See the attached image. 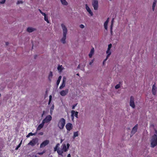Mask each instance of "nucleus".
<instances>
[{
    "label": "nucleus",
    "instance_id": "nucleus-5",
    "mask_svg": "<svg viewBox=\"0 0 157 157\" xmlns=\"http://www.w3.org/2000/svg\"><path fill=\"white\" fill-rule=\"evenodd\" d=\"M92 5L94 10H98V2L97 0H93Z\"/></svg>",
    "mask_w": 157,
    "mask_h": 157
},
{
    "label": "nucleus",
    "instance_id": "nucleus-49",
    "mask_svg": "<svg viewBox=\"0 0 157 157\" xmlns=\"http://www.w3.org/2000/svg\"><path fill=\"white\" fill-rule=\"evenodd\" d=\"M39 11L40 12V13H42L43 12L40 9H39Z\"/></svg>",
    "mask_w": 157,
    "mask_h": 157
},
{
    "label": "nucleus",
    "instance_id": "nucleus-32",
    "mask_svg": "<svg viewBox=\"0 0 157 157\" xmlns=\"http://www.w3.org/2000/svg\"><path fill=\"white\" fill-rule=\"evenodd\" d=\"M108 23L107 22H105L104 23V26L105 29L106 30H107V25H108Z\"/></svg>",
    "mask_w": 157,
    "mask_h": 157
},
{
    "label": "nucleus",
    "instance_id": "nucleus-23",
    "mask_svg": "<svg viewBox=\"0 0 157 157\" xmlns=\"http://www.w3.org/2000/svg\"><path fill=\"white\" fill-rule=\"evenodd\" d=\"M36 132L34 133H33L32 132H30L26 136L27 138H29L30 136H35L36 135Z\"/></svg>",
    "mask_w": 157,
    "mask_h": 157
},
{
    "label": "nucleus",
    "instance_id": "nucleus-24",
    "mask_svg": "<svg viewBox=\"0 0 157 157\" xmlns=\"http://www.w3.org/2000/svg\"><path fill=\"white\" fill-rule=\"evenodd\" d=\"M57 151L58 155H62V154L63 151H62V150H60L59 149H58V150H57Z\"/></svg>",
    "mask_w": 157,
    "mask_h": 157
},
{
    "label": "nucleus",
    "instance_id": "nucleus-56",
    "mask_svg": "<svg viewBox=\"0 0 157 157\" xmlns=\"http://www.w3.org/2000/svg\"><path fill=\"white\" fill-rule=\"evenodd\" d=\"M35 157H37L36 156H35Z\"/></svg>",
    "mask_w": 157,
    "mask_h": 157
},
{
    "label": "nucleus",
    "instance_id": "nucleus-9",
    "mask_svg": "<svg viewBox=\"0 0 157 157\" xmlns=\"http://www.w3.org/2000/svg\"><path fill=\"white\" fill-rule=\"evenodd\" d=\"M49 143V141L48 140H46L44 141L41 144L40 147L43 148L48 144Z\"/></svg>",
    "mask_w": 157,
    "mask_h": 157
},
{
    "label": "nucleus",
    "instance_id": "nucleus-3",
    "mask_svg": "<svg viewBox=\"0 0 157 157\" xmlns=\"http://www.w3.org/2000/svg\"><path fill=\"white\" fill-rule=\"evenodd\" d=\"M65 124V119L63 118H61L59 121L58 125L59 128L62 129L63 128Z\"/></svg>",
    "mask_w": 157,
    "mask_h": 157
},
{
    "label": "nucleus",
    "instance_id": "nucleus-28",
    "mask_svg": "<svg viewBox=\"0 0 157 157\" xmlns=\"http://www.w3.org/2000/svg\"><path fill=\"white\" fill-rule=\"evenodd\" d=\"M78 132H75L74 133V135L73 137V138L74 139L75 137L78 136Z\"/></svg>",
    "mask_w": 157,
    "mask_h": 157
},
{
    "label": "nucleus",
    "instance_id": "nucleus-20",
    "mask_svg": "<svg viewBox=\"0 0 157 157\" xmlns=\"http://www.w3.org/2000/svg\"><path fill=\"white\" fill-rule=\"evenodd\" d=\"M157 0H154L152 7V10L153 11L154 10L155 8V6L156 3H157Z\"/></svg>",
    "mask_w": 157,
    "mask_h": 157
},
{
    "label": "nucleus",
    "instance_id": "nucleus-27",
    "mask_svg": "<svg viewBox=\"0 0 157 157\" xmlns=\"http://www.w3.org/2000/svg\"><path fill=\"white\" fill-rule=\"evenodd\" d=\"M62 4L63 5L67 6L68 5V3L66 0H63L61 1Z\"/></svg>",
    "mask_w": 157,
    "mask_h": 157
},
{
    "label": "nucleus",
    "instance_id": "nucleus-7",
    "mask_svg": "<svg viewBox=\"0 0 157 157\" xmlns=\"http://www.w3.org/2000/svg\"><path fill=\"white\" fill-rule=\"evenodd\" d=\"M52 119V117L51 115H48L43 120L42 122H44V123H48Z\"/></svg>",
    "mask_w": 157,
    "mask_h": 157
},
{
    "label": "nucleus",
    "instance_id": "nucleus-12",
    "mask_svg": "<svg viewBox=\"0 0 157 157\" xmlns=\"http://www.w3.org/2000/svg\"><path fill=\"white\" fill-rule=\"evenodd\" d=\"M156 88H157L155 86V84H154L152 86V94L154 95H155L156 94Z\"/></svg>",
    "mask_w": 157,
    "mask_h": 157
},
{
    "label": "nucleus",
    "instance_id": "nucleus-51",
    "mask_svg": "<svg viewBox=\"0 0 157 157\" xmlns=\"http://www.w3.org/2000/svg\"><path fill=\"white\" fill-rule=\"evenodd\" d=\"M6 45H7L9 44V43L8 42H6Z\"/></svg>",
    "mask_w": 157,
    "mask_h": 157
},
{
    "label": "nucleus",
    "instance_id": "nucleus-10",
    "mask_svg": "<svg viewBox=\"0 0 157 157\" xmlns=\"http://www.w3.org/2000/svg\"><path fill=\"white\" fill-rule=\"evenodd\" d=\"M69 91L68 89H66L65 90H62L60 92V94L62 96H65L66 95Z\"/></svg>",
    "mask_w": 157,
    "mask_h": 157
},
{
    "label": "nucleus",
    "instance_id": "nucleus-45",
    "mask_svg": "<svg viewBox=\"0 0 157 157\" xmlns=\"http://www.w3.org/2000/svg\"><path fill=\"white\" fill-rule=\"evenodd\" d=\"M93 60H92L89 63V64L90 65H92V63H93Z\"/></svg>",
    "mask_w": 157,
    "mask_h": 157
},
{
    "label": "nucleus",
    "instance_id": "nucleus-11",
    "mask_svg": "<svg viewBox=\"0 0 157 157\" xmlns=\"http://www.w3.org/2000/svg\"><path fill=\"white\" fill-rule=\"evenodd\" d=\"M66 127L67 130L70 131L72 129V125L71 123H68L66 124Z\"/></svg>",
    "mask_w": 157,
    "mask_h": 157
},
{
    "label": "nucleus",
    "instance_id": "nucleus-17",
    "mask_svg": "<svg viewBox=\"0 0 157 157\" xmlns=\"http://www.w3.org/2000/svg\"><path fill=\"white\" fill-rule=\"evenodd\" d=\"M36 30V29L31 27H28L27 29V31L29 33H31Z\"/></svg>",
    "mask_w": 157,
    "mask_h": 157
},
{
    "label": "nucleus",
    "instance_id": "nucleus-50",
    "mask_svg": "<svg viewBox=\"0 0 157 157\" xmlns=\"http://www.w3.org/2000/svg\"><path fill=\"white\" fill-rule=\"evenodd\" d=\"M44 113H45V112L44 111H43V113L42 114V116H43L44 115Z\"/></svg>",
    "mask_w": 157,
    "mask_h": 157
},
{
    "label": "nucleus",
    "instance_id": "nucleus-19",
    "mask_svg": "<svg viewBox=\"0 0 157 157\" xmlns=\"http://www.w3.org/2000/svg\"><path fill=\"white\" fill-rule=\"evenodd\" d=\"M65 85V81L64 80H63V82L62 84L61 85V86H59V88L60 89H62L63 88Z\"/></svg>",
    "mask_w": 157,
    "mask_h": 157
},
{
    "label": "nucleus",
    "instance_id": "nucleus-8",
    "mask_svg": "<svg viewBox=\"0 0 157 157\" xmlns=\"http://www.w3.org/2000/svg\"><path fill=\"white\" fill-rule=\"evenodd\" d=\"M78 112L77 111H75L74 110H72L71 111V117L72 120H73L74 118V117L75 116L77 118H78Z\"/></svg>",
    "mask_w": 157,
    "mask_h": 157
},
{
    "label": "nucleus",
    "instance_id": "nucleus-52",
    "mask_svg": "<svg viewBox=\"0 0 157 157\" xmlns=\"http://www.w3.org/2000/svg\"><path fill=\"white\" fill-rule=\"evenodd\" d=\"M80 65H79L78 66V68H80Z\"/></svg>",
    "mask_w": 157,
    "mask_h": 157
},
{
    "label": "nucleus",
    "instance_id": "nucleus-34",
    "mask_svg": "<svg viewBox=\"0 0 157 157\" xmlns=\"http://www.w3.org/2000/svg\"><path fill=\"white\" fill-rule=\"evenodd\" d=\"M52 96L51 95H50L49 96V100L48 103V104L50 105L52 101Z\"/></svg>",
    "mask_w": 157,
    "mask_h": 157
},
{
    "label": "nucleus",
    "instance_id": "nucleus-14",
    "mask_svg": "<svg viewBox=\"0 0 157 157\" xmlns=\"http://www.w3.org/2000/svg\"><path fill=\"white\" fill-rule=\"evenodd\" d=\"M138 124H137L133 128L132 131L131 133L133 134H135L137 131L138 128Z\"/></svg>",
    "mask_w": 157,
    "mask_h": 157
},
{
    "label": "nucleus",
    "instance_id": "nucleus-38",
    "mask_svg": "<svg viewBox=\"0 0 157 157\" xmlns=\"http://www.w3.org/2000/svg\"><path fill=\"white\" fill-rule=\"evenodd\" d=\"M120 87V85L119 84H118L117 85L115 86V88L116 89H118Z\"/></svg>",
    "mask_w": 157,
    "mask_h": 157
},
{
    "label": "nucleus",
    "instance_id": "nucleus-48",
    "mask_svg": "<svg viewBox=\"0 0 157 157\" xmlns=\"http://www.w3.org/2000/svg\"><path fill=\"white\" fill-rule=\"evenodd\" d=\"M67 157H71V155L70 154L68 155Z\"/></svg>",
    "mask_w": 157,
    "mask_h": 157
},
{
    "label": "nucleus",
    "instance_id": "nucleus-25",
    "mask_svg": "<svg viewBox=\"0 0 157 157\" xmlns=\"http://www.w3.org/2000/svg\"><path fill=\"white\" fill-rule=\"evenodd\" d=\"M113 21H114V18H113L112 19V20L111 21V25L110 26V31H111V34L113 32L112 28L113 27Z\"/></svg>",
    "mask_w": 157,
    "mask_h": 157
},
{
    "label": "nucleus",
    "instance_id": "nucleus-37",
    "mask_svg": "<svg viewBox=\"0 0 157 157\" xmlns=\"http://www.w3.org/2000/svg\"><path fill=\"white\" fill-rule=\"evenodd\" d=\"M45 151H43L42 152H39L37 153V154L41 155H42L45 152Z\"/></svg>",
    "mask_w": 157,
    "mask_h": 157
},
{
    "label": "nucleus",
    "instance_id": "nucleus-46",
    "mask_svg": "<svg viewBox=\"0 0 157 157\" xmlns=\"http://www.w3.org/2000/svg\"><path fill=\"white\" fill-rule=\"evenodd\" d=\"M109 18H108L106 20V21H105V22H107L108 23L109 21Z\"/></svg>",
    "mask_w": 157,
    "mask_h": 157
},
{
    "label": "nucleus",
    "instance_id": "nucleus-47",
    "mask_svg": "<svg viewBox=\"0 0 157 157\" xmlns=\"http://www.w3.org/2000/svg\"><path fill=\"white\" fill-rule=\"evenodd\" d=\"M39 134L40 135H42L43 134V132H41L39 133Z\"/></svg>",
    "mask_w": 157,
    "mask_h": 157
},
{
    "label": "nucleus",
    "instance_id": "nucleus-35",
    "mask_svg": "<svg viewBox=\"0 0 157 157\" xmlns=\"http://www.w3.org/2000/svg\"><path fill=\"white\" fill-rule=\"evenodd\" d=\"M22 143V141H21V142L18 145V146L16 147V148H15L16 150H17L19 147H20L21 146V144Z\"/></svg>",
    "mask_w": 157,
    "mask_h": 157
},
{
    "label": "nucleus",
    "instance_id": "nucleus-36",
    "mask_svg": "<svg viewBox=\"0 0 157 157\" xmlns=\"http://www.w3.org/2000/svg\"><path fill=\"white\" fill-rule=\"evenodd\" d=\"M112 46V44H109L108 45V48L107 49H108V51L109 50H110V48H111Z\"/></svg>",
    "mask_w": 157,
    "mask_h": 157
},
{
    "label": "nucleus",
    "instance_id": "nucleus-33",
    "mask_svg": "<svg viewBox=\"0 0 157 157\" xmlns=\"http://www.w3.org/2000/svg\"><path fill=\"white\" fill-rule=\"evenodd\" d=\"M44 20L48 23H49V21L48 19V17L47 15L45 17H44Z\"/></svg>",
    "mask_w": 157,
    "mask_h": 157
},
{
    "label": "nucleus",
    "instance_id": "nucleus-30",
    "mask_svg": "<svg viewBox=\"0 0 157 157\" xmlns=\"http://www.w3.org/2000/svg\"><path fill=\"white\" fill-rule=\"evenodd\" d=\"M54 105H52V107H51V109H50V113H51V114H52V113L53 112V111L54 109Z\"/></svg>",
    "mask_w": 157,
    "mask_h": 157
},
{
    "label": "nucleus",
    "instance_id": "nucleus-39",
    "mask_svg": "<svg viewBox=\"0 0 157 157\" xmlns=\"http://www.w3.org/2000/svg\"><path fill=\"white\" fill-rule=\"evenodd\" d=\"M23 3V2L21 1H17V4H22Z\"/></svg>",
    "mask_w": 157,
    "mask_h": 157
},
{
    "label": "nucleus",
    "instance_id": "nucleus-43",
    "mask_svg": "<svg viewBox=\"0 0 157 157\" xmlns=\"http://www.w3.org/2000/svg\"><path fill=\"white\" fill-rule=\"evenodd\" d=\"M76 104L73 105L72 107V109H74L75 108V107L76 106Z\"/></svg>",
    "mask_w": 157,
    "mask_h": 157
},
{
    "label": "nucleus",
    "instance_id": "nucleus-26",
    "mask_svg": "<svg viewBox=\"0 0 157 157\" xmlns=\"http://www.w3.org/2000/svg\"><path fill=\"white\" fill-rule=\"evenodd\" d=\"M61 78V76H59L58 78V79L57 81V82H56V85L57 86H58V85H59V83Z\"/></svg>",
    "mask_w": 157,
    "mask_h": 157
},
{
    "label": "nucleus",
    "instance_id": "nucleus-2",
    "mask_svg": "<svg viewBox=\"0 0 157 157\" xmlns=\"http://www.w3.org/2000/svg\"><path fill=\"white\" fill-rule=\"evenodd\" d=\"M157 135L155 134L152 137L151 141V147H154L157 145V131H155Z\"/></svg>",
    "mask_w": 157,
    "mask_h": 157
},
{
    "label": "nucleus",
    "instance_id": "nucleus-55",
    "mask_svg": "<svg viewBox=\"0 0 157 157\" xmlns=\"http://www.w3.org/2000/svg\"><path fill=\"white\" fill-rule=\"evenodd\" d=\"M60 1H61H61H62L63 0H60Z\"/></svg>",
    "mask_w": 157,
    "mask_h": 157
},
{
    "label": "nucleus",
    "instance_id": "nucleus-40",
    "mask_svg": "<svg viewBox=\"0 0 157 157\" xmlns=\"http://www.w3.org/2000/svg\"><path fill=\"white\" fill-rule=\"evenodd\" d=\"M79 27L81 28H83L84 27V25L82 24H81L79 25Z\"/></svg>",
    "mask_w": 157,
    "mask_h": 157
},
{
    "label": "nucleus",
    "instance_id": "nucleus-29",
    "mask_svg": "<svg viewBox=\"0 0 157 157\" xmlns=\"http://www.w3.org/2000/svg\"><path fill=\"white\" fill-rule=\"evenodd\" d=\"M57 69H58V70L59 71V72H61L63 69V68H62V65H61V66L59 65Z\"/></svg>",
    "mask_w": 157,
    "mask_h": 157
},
{
    "label": "nucleus",
    "instance_id": "nucleus-16",
    "mask_svg": "<svg viewBox=\"0 0 157 157\" xmlns=\"http://www.w3.org/2000/svg\"><path fill=\"white\" fill-rule=\"evenodd\" d=\"M94 48H93L91 50L90 53L89 54V56L90 58L92 57L94 53Z\"/></svg>",
    "mask_w": 157,
    "mask_h": 157
},
{
    "label": "nucleus",
    "instance_id": "nucleus-22",
    "mask_svg": "<svg viewBox=\"0 0 157 157\" xmlns=\"http://www.w3.org/2000/svg\"><path fill=\"white\" fill-rule=\"evenodd\" d=\"M52 76H53L52 72V71H51L50 72V73L49 74L48 77V79L50 81H51V78H52Z\"/></svg>",
    "mask_w": 157,
    "mask_h": 157
},
{
    "label": "nucleus",
    "instance_id": "nucleus-13",
    "mask_svg": "<svg viewBox=\"0 0 157 157\" xmlns=\"http://www.w3.org/2000/svg\"><path fill=\"white\" fill-rule=\"evenodd\" d=\"M85 6H86V9L87 11V12H89V13L90 15L91 16H93V13L91 11L90 8L89 7V6H88L86 4Z\"/></svg>",
    "mask_w": 157,
    "mask_h": 157
},
{
    "label": "nucleus",
    "instance_id": "nucleus-4",
    "mask_svg": "<svg viewBox=\"0 0 157 157\" xmlns=\"http://www.w3.org/2000/svg\"><path fill=\"white\" fill-rule=\"evenodd\" d=\"M38 142V139L37 138H33L28 144V145H31L33 147Z\"/></svg>",
    "mask_w": 157,
    "mask_h": 157
},
{
    "label": "nucleus",
    "instance_id": "nucleus-21",
    "mask_svg": "<svg viewBox=\"0 0 157 157\" xmlns=\"http://www.w3.org/2000/svg\"><path fill=\"white\" fill-rule=\"evenodd\" d=\"M67 149L66 146L65 144L63 145L62 150L63 151H67Z\"/></svg>",
    "mask_w": 157,
    "mask_h": 157
},
{
    "label": "nucleus",
    "instance_id": "nucleus-31",
    "mask_svg": "<svg viewBox=\"0 0 157 157\" xmlns=\"http://www.w3.org/2000/svg\"><path fill=\"white\" fill-rule=\"evenodd\" d=\"M59 145V144H56V146L54 148V151H57V150H58V146Z\"/></svg>",
    "mask_w": 157,
    "mask_h": 157
},
{
    "label": "nucleus",
    "instance_id": "nucleus-6",
    "mask_svg": "<svg viewBox=\"0 0 157 157\" xmlns=\"http://www.w3.org/2000/svg\"><path fill=\"white\" fill-rule=\"evenodd\" d=\"M129 104L132 108H135V104L134 102V98L132 96H131L130 97Z\"/></svg>",
    "mask_w": 157,
    "mask_h": 157
},
{
    "label": "nucleus",
    "instance_id": "nucleus-1",
    "mask_svg": "<svg viewBox=\"0 0 157 157\" xmlns=\"http://www.w3.org/2000/svg\"><path fill=\"white\" fill-rule=\"evenodd\" d=\"M61 26L63 31V36L61 40V41L63 43L65 44L66 42L67 29L65 26L63 24H62Z\"/></svg>",
    "mask_w": 157,
    "mask_h": 157
},
{
    "label": "nucleus",
    "instance_id": "nucleus-41",
    "mask_svg": "<svg viewBox=\"0 0 157 157\" xmlns=\"http://www.w3.org/2000/svg\"><path fill=\"white\" fill-rule=\"evenodd\" d=\"M6 0H2V1L0 2V3L3 4L5 2Z\"/></svg>",
    "mask_w": 157,
    "mask_h": 157
},
{
    "label": "nucleus",
    "instance_id": "nucleus-15",
    "mask_svg": "<svg viewBox=\"0 0 157 157\" xmlns=\"http://www.w3.org/2000/svg\"><path fill=\"white\" fill-rule=\"evenodd\" d=\"M44 122L42 121V123L40 124L38 126L36 129L37 131L39 130L42 128L44 127Z\"/></svg>",
    "mask_w": 157,
    "mask_h": 157
},
{
    "label": "nucleus",
    "instance_id": "nucleus-42",
    "mask_svg": "<svg viewBox=\"0 0 157 157\" xmlns=\"http://www.w3.org/2000/svg\"><path fill=\"white\" fill-rule=\"evenodd\" d=\"M41 14H42V15L44 16V17H45L46 15V13L43 12L41 13Z\"/></svg>",
    "mask_w": 157,
    "mask_h": 157
},
{
    "label": "nucleus",
    "instance_id": "nucleus-54",
    "mask_svg": "<svg viewBox=\"0 0 157 157\" xmlns=\"http://www.w3.org/2000/svg\"><path fill=\"white\" fill-rule=\"evenodd\" d=\"M77 75H79V74H77Z\"/></svg>",
    "mask_w": 157,
    "mask_h": 157
},
{
    "label": "nucleus",
    "instance_id": "nucleus-44",
    "mask_svg": "<svg viewBox=\"0 0 157 157\" xmlns=\"http://www.w3.org/2000/svg\"><path fill=\"white\" fill-rule=\"evenodd\" d=\"M69 146H70V144H69L67 143V149H68V148L69 147Z\"/></svg>",
    "mask_w": 157,
    "mask_h": 157
},
{
    "label": "nucleus",
    "instance_id": "nucleus-53",
    "mask_svg": "<svg viewBox=\"0 0 157 157\" xmlns=\"http://www.w3.org/2000/svg\"><path fill=\"white\" fill-rule=\"evenodd\" d=\"M36 55H35V59H36Z\"/></svg>",
    "mask_w": 157,
    "mask_h": 157
},
{
    "label": "nucleus",
    "instance_id": "nucleus-18",
    "mask_svg": "<svg viewBox=\"0 0 157 157\" xmlns=\"http://www.w3.org/2000/svg\"><path fill=\"white\" fill-rule=\"evenodd\" d=\"M106 53L107 54V55L106 57V59H105V60L103 61V63H104V62L107 59L108 57L110 56V55L111 54V52L110 51V50H109L108 51V49H107V51H106Z\"/></svg>",
    "mask_w": 157,
    "mask_h": 157
}]
</instances>
